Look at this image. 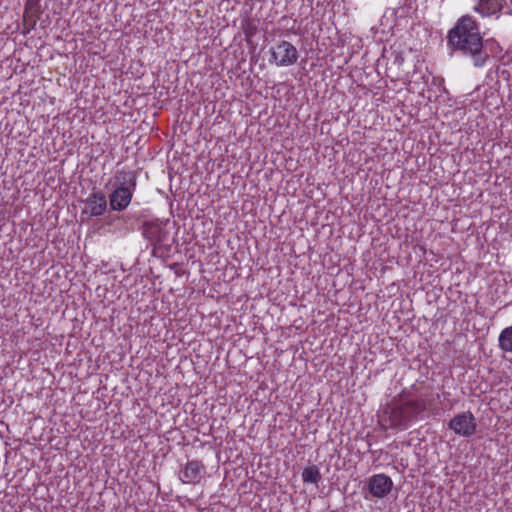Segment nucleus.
<instances>
[{
    "mask_svg": "<svg viewBox=\"0 0 512 512\" xmlns=\"http://www.w3.org/2000/svg\"><path fill=\"white\" fill-rule=\"evenodd\" d=\"M448 43L455 49L473 57L475 66H482L487 55L482 52V37L476 20L462 16L448 33Z\"/></svg>",
    "mask_w": 512,
    "mask_h": 512,
    "instance_id": "obj_1",
    "label": "nucleus"
},
{
    "mask_svg": "<svg viewBox=\"0 0 512 512\" xmlns=\"http://www.w3.org/2000/svg\"><path fill=\"white\" fill-rule=\"evenodd\" d=\"M426 403L422 399L392 401L379 414V424L384 430H406L416 417L424 412Z\"/></svg>",
    "mask_w": 512,
    "mask_h": 512,
    "instance_id": "obj_2",
    "label": "nucleus"
},
{
    "mask_svg": "<svg viewBox=\"0 0 512 512\" xmlns=\"http://www.w3.org/2000/svg\"><path fill=\"white\" fill-rule=\"evenodd\" d=\"M114 187L109 197L110 207L113 211H123L131 203L137 185V176L134 171L117 170L114 175Z\"/></svg>",
    "mask_w": 512,
    "mask_h": 512,
    "instance_id": "obj_3",
    "label": "nucleus"
},
{
    "mask_svg": "<svg viewBox=\"0 0 512 512\" xmlns=\"http://www.w3.org/2000/svg\"><path fill=\"white\" fill-rule=\"evenodd\" d=\"M269 62L278 67L292 66L297 63L299 53L297 48L288 41H280L277 45L270 48Z\"/></svg>",
    "mask_w": 512,
    "mask_h": 512,
    "instance_id": "obj_4",
    "label": "nucleus"
},
{
    "mask_svg": "<svg viewBox=\"0 0 512 512\" xmlns=\"http://www.w3.org/2000/svg\"><path fill=\"white\" fill-rule=\"evenodd\" d=\"M448 427L456 434L464 438H469L475 434L477 422L470 411L456 414L448 423Z\"/></svg>",
    "mask_w": 512,
    "mask_h": 512,
    "instance_id": "obj_5",
    "label": "nucleus"
},
{
    "mask_svg": "<svg viewBox=\"0 0 512 512\" xmlns=\"http://www.w3.org/2000/svg\"><path fill=\"white\" fill-rule=\"evenodd\" d=\"M168 220L162 221L159 219L147 221L143 224L142 234L154 247L164 243L168 238V231L166 225Z\"/></svg>",
    "mask_w": 512,
    "mask_h": 512,
    "instance_id": "obj_6",
    "label": "nucleus"
},
{
    "mask_svg": "<svg viewBox=\"0 0 512 512\" xmlns=\"http://www.w3.org/2000/svg\"><path fill=\"white\" fill-rule=\"evenodd\" d=\"M393 487L391 478L383 473L375 474L368 480L369 492L376 498H384Z\"/></svg>",
    "mask_w": 512,
    "mask_h": 512,
    "instance_id": "obj_7",
    "label": "nucleus"
},
{
    "mask_svg": "<svg viewBox=\"0 0 512 512\" xmlns=\"http://www.w3.org/2000/svg\"><path fill=\"white\" fill-rule=\"evenodd\" d=\"M474 12L478 13L482 17H493L499 18L501 11L503 10L506 0H473Z\"/></svg>",
    "mask_w": 512,
    "mask_h": 512,
    "instance_id": "obj_8",
    "label": "nucleus"
},
{
    "mask_svg": "<svg viewBox=\"0 0 512 512\" xmlns=\"http://www.w3.org/2000/svg\"><path fill=\"white\" fill-rule=\"evenodd\" d=\"M83 213L97 217L103 215L107 210L106 196L102 192L91 193L84 201Z\"/></svg>",
    "mask_w": 512,
    "mask_h": 512,
    "instance_id": "obj_9",
    "label": "nucleus"
},
{
    "mask_svg": "<svg viewBox=\"0 0 512 512\" xmlns=\"http://www.w3.org/2000/svg\"><path fill=\"white\" fill-rule=\"evenodd\" d=\"M205 475V466L198 460L187 462L182 470L180 480L185 484H198Z\"/></svg>",
    "mask_w": 512,
    "mask_h": 512,
    "instance_id": "obj_10",
    "label": "nucleus"
},
{
    "mask_svg": "<svg viewBox=\"0 0 512 512\" xmlns=\"http://www.w3.org/2000/svg\"><path fill=\"white\" fill-rule=\"evenodd\" d=\"M498 347L506 353H512V325L504 328L498 336Z\"/></svg>",
    "mask_w": 512,
    "mask_h": 512,
    "instance_id": "obj_11",
    "label": "nucleus"
},
{
    "mask_svg": "<svg viewBox=\"0 0 512 512\" xmlns=\"http://www.w3.org/2000/svg\"><path fill=\"white\" fill-rule=\"evenodd\" d=\"M321 478L319 469L316 466L305 468L302 472V480L305 483H317Z\"/></svg>",
    "mask_w": 512,
    "mask_h": 512,
    "instance_id": "obj_12",
    "label": "nucleus"
}]
</instances>
